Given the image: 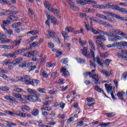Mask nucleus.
<instances>
[{"label": "nucleus", "instance_id": "nucleus-1", "mask_svg": "<svg viewBox=\"0 0 127 127\" xmlns=\"http://www.w3.org/2000/svg\"><path fill=\"white\" fill-rule=\"evenodd\" d=\"M17 79L20 82H24L26 85H30L32 79L30 75H25L22 77L17 76Z\"/></svg>", "mask_w": 127, "mask_h": 127}, {"label": "nucleus", "instance_id": "nucleus-2", "mask_svg": "<svg viewBox=\"0 0 127 127\" xmlns=\"http://www.w3.org/2000/svg\"><path fill=\"white\" fill-rule=\"evenodd\" d=\"M105 87L106 89V91L108 94H111V96L113 99V100H116V97H115V95L114 94L115 93V87L110 86L108 84L106 83L105 84Z\"/></svg>", "mask_w": 127, "mask_h": 127}, {"label": "nucleus", "instance_id": "nucleus-3", "mask_svg": "<svg viewBox=\"0 0 127 127\" xmlns=\"http://www.w3.org/2000/svg\"><path fill=\"white\" fill-rule=\"evenodd\" d=\"M65 31H62V34L64 38V40H67L68 38H69V36H68V33L69 32H73V31L74 30V28L72 27H66L65 28Z\"/></svg>", "mask_w": 127, "mask_h": 127}, {"label": "nucleus", "instance_id": "nucleus-4", "mask_svg": "<svg viewBox=\"0 0 127 127\" xmlns=\"http://www.w3.org/2000/svg\"><path fill=\"white\" fill-rule=\"evenodd\" d=\"M46 14L48 20H51V23H52L54 25H58L59 23L55 17L53 16L50 14H48V13H46Z\"/></svg>", "mask_w": 127, "mask_h": 127}, {"label": "nucleus", "instance_id": "nucleus-5", "mask_svg": "<svg viewBox=\"0 0 127 127\" xmlns=\"http://www.w3.org/2000/svg\"><path fill=\"white\" fill-rule=\"evenodd\" d=\"M88 43L90 48V54L94 57L95 51H96L95 44H94V42L92 40H88Z\"/></svg>", "mask_w": 127, "mask_h": 127}, {"label": "nucleus", "instance_id": "nucleus-6", "mask_svg": "<svg viewBox=\"0 0 127 127\" xmlns=\"http://www.w3.org/2000/svg\"><path fill=\"white\" fill-rule=\"evenodd\" d=\"M92 7H95V8H98L99 9H104L105 8H112V5L110 4H95L92 6Z\"/></svg>", "mask_w": 127, "mask_h": 127}, {"label": "nucleus", "instance_id": "nucleus-7", "mask_svg": "<svg viewBox=\"0 0 127 127\" xmlns=\"http://www.w3.org/2000/svg\"><path fill=\"white\" fill-rule=\"evenodd\" d=\"M77 2L79 4H81V5H85V4H87V2L89 4L93 3L94 4H97V1L93 0H80Z\"/></svg>", "mask_w": 127, "mask_h": 127}, {"label": "nucleus", "instance_id": "nucleus-8", "mask_svg": "<svg viewBox=\"0 0 127 127\" xmlns=\"http://www.w3.org/2000/svg\"><path fill=\"white\" fill-rule=\"evenodd\" d=\"M66 1L69 5L70 8L72 9V10H78L79 8L77 6H76L74 4V2L72 0H66Z\"/></svg>", "mask_w": 127, "mask_h": 127}, {"label": "nucleus", "instance_id": "nucleus-9", "mask_svg": "<svg viewBox=\"0 0 127 127\" xmlns=\"http://www.w3.org/2000/svg\"><path fill=\"white\" fill-rule=\"evenodd\" d=\"M25 51V49H21L17 50L12 53L13 55V58H16V55H19V54H21V53H23Z\"/></svg>", "mask_w": 127, "mask_h": 127}, {"label": "nucleus", "instance_id": "nucleus-10", "mask_svg": "<svg viewBox=\"0 0 127 127\" xmlns=\"http://www.w3.org/2000/svg\"><path fill=\"white\" fill-rule=\"evenodd\" d=\"M101 74H103V75H105L106 77H110L111 75L112 76L113 75V70H111L110 72L108 70H106L105 69H102L100 71Z\"/></svg>", "mask_w": 127, "mask_h": 127}, {"label": "nucleus", "instance_id": "nucleus-11", "mask_svg": "<svg viewBox=\"0 0 127 127\" xmlns=\"http://www.w3.org/2000/svg\"><path fill=\"white\" fill-rule=\"evenodd\" d=\"M115 46H116L119 49L122 48V47L127 46V42H118L115 44Z\"/></svg>", "mask_w": 127, "mask_h": 127}, {"label": "nucleus", "instance_id": "nucleus-12", "mask_svg": "<svg viewBox=\"0 0 127 127\" xmlns=\"http://www.w3.org/2000/svg\"><path fill=\"white\" fill-rule=\"evenodd\" d=\"M91 57L93 58V62H97V63L98 64V65H100V66H103V64L102 63V61H101V58L96 57L95 58V53H94V57H93L92 55H91Z\"/></svg>", "mask_w": 127, "mask_h": 127}, {"label": "nucleus", "instance_id": "nucleus-13", "mask_svg": "<svg viewBox=\"0 0 127 127\" xmlns=\"http://www.w3.org/2000/svg\"><path fill=\"white\" fill-rule=\"evenodd\" d=\"M61 71L63 73L62 76H64V77H69L70 73L65 67H63L61 69Z\"/></svg>", "mask_w": 127, "mask_h": 127}, {"label": "nucleus", "instance_id": "nucleus-14", "mask_svg": "<svg viewBox=\"0 0 127 127\" xmlns=\"http://www.w3.org/2000/svg\"><path fill=\"white\" fill-rule=\"evenodd\" d=\"M9 23H11V21L8 20V18L6 20L2 21V27L4 30H6V28H5V26H7Z\"/></svg>", "mask_w": 127, "mask_h": 127}, {"label": "nucleus", "instance_id": "nucleus-15", "mask_svg": "<svg viewBox=\"0 0 127 127\" xmlns=\"http://www.w3.org/2000/svg\"><path fill=\"white\" fill-rule=\"evenodd\" d=\"M44 6H45V7H46V8L49 11H50L51 10V9L53 8V7H52V5H51V4H50V3H49V1H47V0H45L44 2Z\"/></svg>", "mask_w": 127, "mask_h": 127}, {"label": "nucleus", "instance_id": "nucleus-16", "mask_svg": "<svg viewBox=\"0 0 127 127\" xmlns=\"http://www.w3.org/2000/svg\"><path fill=\"white\" fill-rule=\"evenodd\" d=\"M125 95H126V93L122 91L118 92L117 96H118L119 99H120L122 101H124L125 102H126V101L125 100V99L124 98V96H125Z\"/></svg>", "mask_w": 127, "mask_h": 127}, {"label": "nucleus", "instance_id": "nucleus-17", "mask_svg": "<svg viewBox=\"0 0 127 127\" xmlns=\"http://www.w3.org/2000/svg\"><path fill=\"white\" fill-rule=\"evenodd\" d=\"M51 12H53L54 14L57 16L58 18H61V16H60V14L59 13V12L58 11V10L57 9H51L50 11Z\"/></svg>", "mask_w": 127, "mask_h": 127}, {"label": "nucleus", "instance_id": "nucleus-18", "mask_svg": "<svg viewBox=\"0 0 127 127\" xmlns=\"http://www.w3.org/2000/svg\"><path fill=\"white\" fill-rule=\"evenodd\" d=\"M106 34L107 35H108V36H109L108 40L109 41H112V42L115 41V40H112V39H114V38H115V35L114 34V33L111 32H109L108 33H107Z\"/></svg>", "mask_w": 127, "mask_h": 127}, {"label": "nucleus", "instance_id": "nucleus-19", "mask_svg": "<svg viewBox=\"0 0 127 127\" xmlns=\"http://www.w3.org/2000/svg\"><path fill=\"white\" fill-rule=\"evenodd\" d=\"M92 79H94V83L96 85L99 84V80H100V77L98 74H93L92 75Z\"/></svg>", "mask_w": 127, "mask_h": 127}, {"label": "nucleus", "instance_id": "nucleus-20", "mask_svg": "<svg viewBox=\"0 0 127 127\" xmlns=\"http://www.w3.org/2000/svg\"><path fill=\"white\" fill-rule=\"evenodd\" d=\"M88 52V48L84 47L83 48V50L82 51V54L84 55V56H85L87 58H91V55H90V54H87Z\"/></svg>", "mask_w": 127, "mask_h": 127}, {"label": "nucleus", "instance_id": "nucleus-21", "mask_svg": "<svg viewBox=\"0 0 127 127\" xmlns=\"http://www.w3.org/2000/svg\"><path fill=\"white\" fill-rule=\"evenodd\" d=\"M21 62H22V58H18L13 61L12 64L13 65H18V64H20Z\"/></svg>", "mask_w": 127, "mask_h": 127}, {"label": "nucleus", "instance_id": "nucleus-22", "mask_svg": "<svg viewBox=\"0 0 127 127\" xmlns=\"http://www.w3.org/2000/svg\"><path fill=\"white\" fill-rule=\"evenodd\" d=\"M40 83V81L38 79H32L31 80V82L30 83V85H32V86H34V85H38Z\"/></svg>", "mask_w": 127, "mask_h": 127}, {"label": "nucleus", "instance_id": "nucleus-23", "mask_svg": "<svg viewBox=\"0 0 127 127\" xmlns=\"http://www.w3.org/2000/svg\"><path fill=\"white\" fill-rule=\"evenodd\" d=\"M111 16H113V17H116V18H118V19H120L122 21H125V20L126 19V17H121L120 16V15L112 13V15Z\"/></svg>", "mask_w": 127, "mask_h": 127}, {"label": "nucleus", "instance_id": "nucleus-24", "mask_svg": "<svg viewBox=\"0 0 127 127\" xmlns=\"http://www.w3.org/2000/svg\"><path fill=\"white\" fill-rule=\"evenodd\" d=\"M21 40H22V39L19 38V39H17L15 41H13V42H12V44L15 45V46H18V45L20 44Z\"/></svg>", "mask_w": 127, "mask_h": 127}, {"label": "nucleus", "instance_id": "nucleus-25", "mask_svg": "<svg viewBox=\"0 0 127 127\" xmlns=\"http://www.w3.org/2000/svg\"><path fill=\"white\" fill-rule=\"evenodd\" d=\"M94 89L96 91H97V92H99V93H103V94L105 95V96L106 97H107V95H106V93H105V92H104V90L103 89H102L101 88H100V87H99L98 85H96L94 87Z\"/></svg>", "mask_w": 127, "mask_h": 127}, {"label": "nucleus", "instance_id": "nucleus-26", "mask_svg": "<svg viewBox=\"0 0 127 127\" xmlns=\"http://www.w3.org/2000/svg\"><path fill=\"white\" fill-rule=\"evenodd\" d=\"M26 99H27V101H30V102H33L34 103L36 102V100L34 99L32 95H29L27 96Z\"/></svg>", "mask_w": 127, "mask_h": 127}, {"label": "nucleus", "instance_id": "nucleus-27", "mask_svg": "<svg viewBox=\"0 0 127 127\" xmlns=\"http://www.w3.org/2000/svg\"><path fill=\"white\" fill-rule=\"evenodd\" d=\"M28 54L29 55H31V56H39V53H38L37 51L29 52Z\"/></svg>", "mask_w": 127, "mask_h": 127}, {"label": "nucleus", "instance_id": "nucleus-28", "mask_svg": "<svg viewBox=\"0 0 127 127\" xmlns=\"http://www.w3.org/2000/svg\"><path fill=\"white\" fill-rule=\"evenodd\" d=\"M32 115L35 117H37L39 115V110L37 109H34L32 111Z\"/></svg>", "mask_w": 127, "mask_h": 127}, {"label": "nucleus", "instance_id": "nucleus-29", "mask_svg": "<svg viewBox=\"0 0 127 127\" xmlns=\"http://www.w3.org/2000/svg\"><path fill=\"white\" fill-rule=\"evenodd\" d=\"M27 66H28V67H29V69H30V70H31V71L34 70L36 68V65L32 66V63H29L28 64H27Z\"/></svg>", "mask_w": 127, "mask_h": 127}, {"label": "nucleus", "instance_id": "nucleus-30", "mask_svg": "<svg viewBox=\"0 0 127 127\" xmlns=\"http://www.w3.org/2000/svg\"><path fill=\"white\" fill-rule=\"evenodd\" d=\"M28 92H29V94H30L31 96L34 97V96H36V91L33 90L31 89L28 88L27 89Z\"/></svg>", "mask_w": 127, "mask_h": 127}, {"label": "nucleus", "instance_id": "nucleus-31", "mask_svg": "<svg viewBox=\"0 0 127 127\" xmlns=\"http://www.w3.org/2000/svg\"><path fill=\"white\" fill-rule=\"evenodd\" d=\"M6 123H7V124L6 125V127H16V124L10 122L9 121H6Z\"/></svg>", "mask_w": 127, "mask_h": 127}, {"label": "nucleus", "instance_id": "nucleus-32", "mask_svg": "<svg viewBox=\"0 0 127 127\" xmlns=\"http://www.w3.org/2000/svg\"><path fill=\"white\" fill-rule=\"evenodd\" d=\"M17 13H18V11H14L13 10H7V15H9V14H17Z\"/></svg>", "mask_w": 127, "mask_h": 127}, {"label": "nucleus", "instance_id": "nucleus-33", "mask_svg": "<svg viewBox=\"0 0 127 127\" xmlns=\"http://www.w3.org/2000/svg\"><path fill=\"white\" fill-rule=\"evenodd\" d=\"M90 30L91 32H93L94 34H100L102 32V31L100 30H96V29L93 28H90Z\"/></svg>", "mask_w": 127, "mask_h": 127}, {"label": "nucleus", "instance_id": "nucleus-34", "mask_svg": "<svg viewBox=\"0 0 127 127\" xmlns=\"http://www.w3.org/2000/svg\"><path fill=\"white\" fill-rule=\"evenodd\" d=\"M2 56H4L5 57H7V58H13V56L12 55V53H4L2 54Z\"/></svg>", "mask_w": 127, "mask_h": 127}, {"label": "nucleus", "instance_id": "nucleus-35", "mask_svg": "<svg viewBox=\"0 0 127 127\" xmlns=\"http://www.w3.org/2000/svg\"><path fill=\"white\" fill-rule=\"evenodd\" d=\"M21 110H22L23 112H24V111H30V108L26 105L22 106Z\"/></svg>", "mask_w": 127, "mask_h": 127}, {"label": "nucleus", "instance_id": "nucleus-36", "mask_svg": "<svg viewBox=\"0 0 127 127\" xmlns=\"http://www.w3.org/2000/svg\"><path fill=\"white\" fill-rule=\"evenodd\" d=\"M8 19H10L12 21H17L18 18L16 16L11 15L10 17H8Z\"/></svg>", "mask_w": 127, "mask_h": 127}, {"label": "nucleus", "instance_id": "nucleus-37", "mask_svg": "<svg viewBox=\"0 0 127 127\" xmlns=\"http://www.w3.org/2000/svg\"><path fill=\"white\" fill-rule=\"evenodd\" d=\"M12 64V63L10 62V60L8 59H6L3 61V65H10Z\"/></svg>", "mask_w": 127, "mask_h": 127}, {"label": "nucleus", "instance_id": "nucleus-38", "mask_svg": "<svg viewBox=\"0 0 127 127\" xmlns=\"http://www.w3.org/2000/svg\"><path fill=\"white\" fill-rule=\"evenodd\" d=\"M21 24V23L20 22L14 23L12 25V27L13 28H16L17 27H19Z\"/></svg>", "mask_w": 127, "mask_h": 127}, {"label": "nucleus", "instance_id": "nucleus-39", "mask_svg": "<svg viewBox=\"0 0 127 127\" xmlns=\"http://www.w3.org/2000/svg\"><path fill=\"white\" fill-rule=\"evenodd\" d=\"M117 56L119 58H121V59H124V60H127V57L124 56V55L118 53L117 54Z\"/></svg>", "mask_w": 127, "mask_h": 127}, {"label": "nucleus", "instance_id": "nucleus-40", "mask_svg": "<svg viewBox=\"0 0 127 127\" xmlns=\"http://www.w3.org/2000/svg\"><path fill=\"white\" fill-rule=\"evenodd\" d=\"M12 96H13L14 97H15V98H16L17 99H21V94H16V93H12Z\"/></svg>", "mask_w": 127, "mask_h": 127}, {"label": "nucleus", "instance_id": "nucleus-41", "mask_svg": "<svg viewBox=\"0 0 127 127\" xmlns=\"http://www.w3.org/2000/svg\"><path fill=\"white\" fill-rule=\"evenodd\" d=\"M118 35H121L123 37V38H125V39H127V36L126 35V33L123 32V31H120Z\"/></svg>", "mask_w": 127, "mask_h": 127}, {"label": "nucleus", "instance_id": "nucleus-42", "mask_svg": "<svg viewBox=\"0 0 127 127\" xmlns=\"http://www.w3.org/2000/svg\"><path fill=\"white\" fill-rule=\"evenodd\" d=\"M118 35H121L123 37V38H125V39H127V36L126 35V33L123 32V31H120Z\"/></svg>", "mask_w": 127, "mask_h": 127}, {"label": "nucleus", "instance_id": "nucleus-43", "mask_svg": "<svg viewBox=\"0 0 127 127\" xmlns=\"http://www.w3.org/2000/svg\"><path fill=\"white\" fill-rule=\"evenodd\" d=\"M48 32L52 37L55 36V34H56V33H55L54 31L51 30H49Z\"/></svg>", "mask_w": 127, "mask_h": 127}, {"label": "nucleus", "instance_id": "nucleus-44", "mask_svg": "<svg viewBox=\"0 0 127 127\" xmlns=\"http://www.w3.org/2000/svg\"><path fill=\"white\" fill-rule=\"evenodd\" d=\"M111 5V7H112V8L113 9H115V10H118V11L120 10V8L121 7H120V6L118 5Z\"/></svg>", "mask_w": 127, "mask_h": 127}, {"label": "nucleus", "instance_id": "nucleus-45", "mask_svg": "<svg viewBox=\"0 0 127 127\" xmlns=\"http://www.w3.org/2000/svg\"><path fill=\"white\" fill-rule=\"evenodd\" d=\"M114 37L115 38L112 39L113 40H114V41H119V40H121L122 39V37L117 35H115Z\"/></svg>", "mask_w": 127, "mask_h": 127}, {"label": "nucleus", "instance_id": "nucleus-46", "mask_svg": "<svg viewBox=\"0 0 127 127\" xmlns=\"http://www.w3.org/2000/svg\"><path fill=\"white\" fill-rule=\"evenodd\" d=\"M97 39H100L101 40H103V41H105L106 40V37H105V36L102 35L99 36H97L96 38Z\"/></svg>", "mask_w": 127, "mask_h": 127}, {"label": "nucleus", "instance_id": "nucleus-47", "mask_svg": "<svg viewBox=\"0 0 127 127\" xmlns=\"http://www.w3.org/2000/svg\"><path fill=\"white\" fill-rule=\"evenodd\" d=\"M1 47L2 48H3L4 49H10L11 48V46L2 45L1 46Z\"/></svg>", "mask_w": 127, "mask_h": 127}, {"label": "nucleus", "instance_id": "nucleus-48", "mask_svg": "<svg viewBox=\"0 0 127 127\" xmlns=\"http://www.w3.org/2000/svg\"><path fill=\"white\" fill-rule=\"evenodd\" d=\"M106 116L108 117V118H112L113 117H115L116 116V113L112 112L110 113H107L106 114Z\"/></svg>", "mask_w": 127, "mask_h": 127}, {"label": "nucleus", "instance_id": "nucleus-49", "mask_svg": "<svg viewBox=\"0 0 127 127\" xmlns=\"http://www.w3.org/2000/svg\"><path fill=\"white\" fill-rule=\"evenodd\" d=\"M6 31V32L9 35H13V31L11 29H6L5 30Z\"/></svg>", "mask_w": 127, "mask_h": 127}, {"label": "nucleus", "instance_id": "nucleus-50", "mask_svg": "<svg viewBox=\"0 0 127 127\" xmlns=\"http://www.w3.org/2000/svg\"><path fill=\"white\" fill-rule=\"evenodd\" d=\"M109 125H112V123L109 122L108 123H102L101 124H100L99 125V126L100 127H108V126H109Z\"/></svg>", "mask_w": 127, "mask_h": 127}, {"label": "nucleus", "instance_id": "nucleus-51", "mask_svg": "<svg viewBox=\"0 0 127 127\" xmlns=\"http://www.w3.org/2000/svg\"><path fill=\"white\" fill-rule=\"evenodd\" d=\"M77 61H78V62H79V63H80L81 64H84V63H85L86 62V60H85V59H82V58L78 59Z\"/></svg>", "mask_w": 127, "mask_h": 127}, {"label": "nucleus", "instance_id": "nucleus-52", "mask_svg": "<svg viewBox=\"0 0 127 127\" xmlns=\"http://www.w3.org/2000/svg\"><path fill=\"white\" fill-rule=\"evenodd\" d=\"M112 33H116V34H120V32L121 31V30L120 29H113L112 30Z\"/></svg>", "mask_w": 127, "mask_h": 127}, {"label": "nucleus", "instance_id": "nucleus-53", "mask_svg": "<svg viewBox=\"0 0 127 127\" xmlns=\"http://www.w3.org/2000/svg\"><path fill=\"white\" fill-rule=\"evenodd\" d=\"M38 33V30H35L32 31H30L28 33V34H32V35H34V34H37Z\"/></svg>", "mask_w": 127, "mask_h": 127}, {"label": "nucleus", "instance_id": "nucleus-54", "mask_svg": "<svg viewBox=\"0 0 127 127\" xmlns=\"http://www.w3.org/2000/svg\"><path fill=\"white\" fill-rule=\"evenodd\" d=\"M127 72H125L122 74L121 79L122 80H127Z\"/></svg>", "mask_w": 127, "mask_h": 127}, {"label": "nucleus", "instance_id": "nucleus-55", "mask_svg": "<svg viewBox=\"0 0 127 127\" xmlns=\"http://www.w3.org/2000/svg\"><path fill=\"white\" fill-rule=\"evenodd\" d=\"M61 62L63 63V64H67V63L68 62V58L62 59Z\"/></svg>", "mask_w": 127, "mask_h": 127}, {"label": "nucleus", "instance_id": "nucleus-56", "mask_svg": "<svg viewBox=\"0 0 127 127\" xmlns=\"http://www.w3.org/2000/svg\"><path fill=\"white\" fill-rule=\"evenodd\" d=\"M37 90L39 92V93H42L43 94H44V93H45V91H46L45 89L42 88H39L37 89Z\"/></svg>", "mask_w": 127, "mask_h": 127}, {"label": "nucleus", "instance_id": "nucleus-57", "mask_svg": "<svg viewBox=\"0 0 127 127\" xmlns=\"http://www.w3.org/2000/svg\"><path fill=\"white\" fill-rule=\"evenodd\" d=\"M96 15L97 16V17H99V18H102L103 19H105L106 18V16L104 15L97 13Z\"/></svg>", "mask_w": 127, "mask_h": 127}, {"label": "nucleus", "instance_id": "nucleus-58", "mask_svg": "<svg viewBox=\"0 0 127 127\" xmlns=\"http://www.w3.org/2000/svg\"><path fill=\"white\" fill-rule=\"evenodd\" d=\"M28 14L30 16H33L34 15V13H33L32 9L30 8L28 9Z\"/></svg>", "mask_w": 127, "mask_h": 127}, {"label": "nucleus", "instance_id": "nucleus-59", "mask_svg": "<svg viewBox=\"0 0 127 127\" xmlns=\"http://www.w3.org/2000/svg\"><path fill=\"white\" fill-rule=\"evenodd\" d=\"M119 11H121V12H123L124 13H126L127 14V10L126 8H120L119 9Z\"/></svg>", "mask_w": 127, "mask_h": 127}, {"label": "nucleus", "instance_id": "nucleus-60", "mask_svg": "<svg viewBox=\"0 0 127 127\" xmlns=\"http://www.w3.org/2000/svg\"><path fill=\"white\" fill-rule=\"evenodd\" d=\"M86 100L88 103H92V102H94V101H95V99L92 97H88L86 98Z\"/></svg>", "mask_w": 127, "mask_h": 127}, {"label": "nucleus", "instance_id": "nucleus-61", "mask_svg": "<svg viewBox=\"0 0 127 127\" xmlns=\"http://www.w3.org/2000/svg\"><path fill=\"white\" fill-rule=\"evenodd\" d=\"M4 98L6 100H7V101H9L10 102H11L13 97L12 96H4Z\"/></svg>", "mask_w": 127, "mask_h": 127}, {"label": "nucleus", "instance_id": "nucleus-62", "mask_svg": "<svg viewBox=\"0 0 127 127\" xmlns=\"http://www.w3.org/2000/svg\"><path fill=\"white\" fill-rule=\"evenodd\" d=\"M63 54V53L62 52L58 51L56 52V58H58L59 56H61Z\"/></svg>", "mask_w": 127, "mask_h": 127}, {"label": "nucleus", "instance_id": "nucleus-63", "mask_svg": "<svg viewBox=\"0 0 127 127\" xmlns=\"http://www.w3.org/2000/svg\"><path fill=\"white\" fill-rule=\"evenodd\" d=\"M78 16H79V17L83 18L85 17V16H87V14H86L85 13L79 12V13H78Z\"/></svg>", "mask_w": 127, "mask_h": 127}, {"label": "nucleus", "instance_id": "nucleus-64", "mask_svg": "<svg viewBox=\"0 0 127 127\" xmlns=\"http://www.w3.org/2000/svg\"><path fill=\"white\" fill-rule=\"evenodd\" d=\"M52 103V101H48L46 102H44L43 103V107H45V106H48V105H50V104Z\"/></svg>", "mask_w": 127, "mask_h": 127}]
</instances>
